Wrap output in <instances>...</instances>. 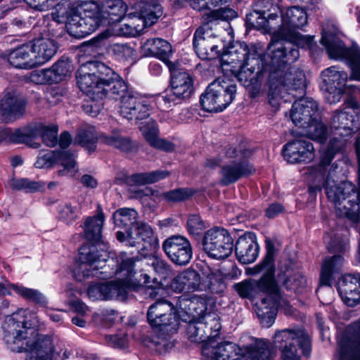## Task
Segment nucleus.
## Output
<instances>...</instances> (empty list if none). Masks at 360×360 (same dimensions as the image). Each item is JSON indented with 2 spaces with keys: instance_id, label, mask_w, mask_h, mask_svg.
Masks as SVG:
<instances>
[{
  "instance_id": "1",
  "label": "nucleus",
  "mask_w": 360,
  "mask_h": 360,
  "mask_svg": "<svg viewBox=\"0 0 360 360\" xmlns=\"http://www.w3.org/2000/svg\"><path fill=\"white\" fill-rule=\"evenodd\" d=\"M37 317L29 311L20 309L7 316L2 324L4 340L11 350L26 353V360H65L69 352L61 342H56L48 335H40L36 340L26 342L24 347L22 340L26 338L28 330L37 327Z\"/></svg>"
},
{
  "instance_id": "2",
  "label": "nucleus",
  "mask_w": 360,
  "mask_h": 360,
  "mask_svg": "<svg viewBox=\"0 0 360 360\" xmlns=\"http://www.w3.org/2000/svg\"><path fill=\"white\" fill-rule=\"evenodd\" d=\"M296 44L287 41L285 44L275 43L269 46L271 60L269 63L268 79L269 102L274 105L276 100L290 94V91H300L306 88L305 75L302 70L288 67V63L296 61L300 53Z\"/></svg>"
},
{
  "instance_id": "3",
  "label": "nucleus",
  "mask_w": 360,
  "mask_h": 360,
  "mask_svg": "<svg viewBox=\"0 0 360 360\" xmlns=\"http://www.w3.org/2000/svg\"><path fill=\"white\" fill-rule=\"evenodd\" d=\"M235 16L236 13L231 9L210 11L205 14L207 23L196 30L193 37V46L199 58L202 60H212L221 55L222 42L210 27L209 24L220 18Z\"/></svg>"
},
{
  "instance_id": "4",
  "label": "nucleus",
  "mask_w": 360,
  "mask_h": 360,
  "mask_svg": "<svg viewBox=\"0 0 360 360\" xmlns=\"http://www.w3.org/2000/svg\"><path fill=\"white\" fill-rule=\"evenodd\" d=\"M278 13L281 23L275 35L281 39L290 41L301 48L312 49L314 37L304 35L297 31L307 22L306 11L300 6H279Z\"/></svg>"
},
{
  "instance_id": "5",
  "label": "nucleus",
  "mask_w": 360,
  "mask_h": 360,
  "mask_svg": "<svg viewBox=\"0 0 360 360\" xmlns=\"http://www.w3.org/2000/svg\"><path fill=\"white\" fill-rule=\"evenodd\" d=\"M108 266L103 271L105 279L115 276L116 281L128 290L130 288H135L141 283V277L144 276V283L148 284L149 276L141 274L142 266L144 261L135 257L127 256L122 253L115 259L112 258L107 261Z\"/></svg>"
},
{
  "instance_id": "6",
  "label": "nucleus",
  "mask_w": 360,
  "mask_h": 360,
  "mask_svg": "<svg viewBox=\"0 0 360 360\" xmlns=\"http://www.w3.org/2000/svg\"><path fill=\"white\" fill-rule=\"evenodd\" d=\"M274 344L281 352V360H302L311 354V339L303 328H286L276 332Z\"/></svg>"
},
{
  "instance_id": "7",
  "label": "nucleus",
  "mask_w": 360,
  "mask_h": 360,
  "mask_svg": "<svg viewBox=\"0 0 360 360\" xmlns=\"http://www.w3.org/2000/svg\"><path fill=\"white\" fill-rule=\"evenodd\" d=\"M236 85L224 77H219L207 88L200 96V104L207 112H221L233 101Z\"/></svg>"
},
{
  "instance_id": "8",
  "label": "nucleus",
  "mask_w": 360,
  "mask_h": 360,
  "mask_svg": "<svg viewBox=\"0 0 360 360\" xmlns=\"http://www.w3.org/2000/svg\"><path fill=\"white\" fill-rule=\"evenodd\" d=\"M112 70L100 61H90L82 65L77 71L76 77L79 88L92 100H98L102 82L101 79L109 77Z\"/></svg>"
},
{
  "instance_id": "9",
  "label": "nucleus",
  "mask_w": 360,
  "mask_h": 360,
  "mask_svg": "<svg viewBox=\"0 0 360 360\" xmlns=\"http://www.w3.org/2000/svg\"><path fill=\"white\" fill-rule=\"evenodd\" d=\"M106 254L99 253L94 247H82L73 270L76 280L82 281L90 277L105 279L103 271L106 269Z\"/></svg>"
},
{
  "instance_id": "10",
  "label": "nucleus",
  "mask_w": 360,
  "mask_h": 360,
  "mask_svg": "<svg viewBox=\"0 0 360 360\" xmlns=\"http://www.w3.org/2000/svg\"><path fill=\"white\" fill-rule=\"evenodd\" d=\"M147 320L153 329L166 334H174L179 328L176 307L165 300L156 301L149 307Z\"/></svg>"
},
{
  "instance_id": "11",
  "label": "nucleus",
  "mask_w": 360,
  "mask_h": 360,
  "mask_svg": "<svg viewBox=\"0 0 360 360\" xmlns=\"http://www.w3.org/2000/svg\"><path fill=\"white\" fill-rule=\"evenodd\" d=\"M321 42L325 46L329 58L347 60L352 70L350 78L360 81V48L357 44H354L349 49H346L338 37L326 32L323 34Z\"/></svg>"
},
{
  "instance_id": "12",
  "label": "nucleus",
  "mask_w": 360,
  "mask_h": 360,
  "mask_svg": "<svg viewBox=\"0 0 360 360\" xmlns=\"http://www.w3.org/2000/svg\"><path fill=\"white\" fill-rule=\"evenodd\" d=\"M321 88L326 91L325 98L330 103L339 102L347 89L353 88L352 86L346 85L347 73L338 66H331L323 70L321 72ZM359 91V89L354 87V91Z\"/></svg>"
},
{
  "instance_id": "13",
  "label": "nucleus",
  "mask_w": 360,
  "mask_h": 360,
  "mask_svg": "<svg viewBox=\"0 0 360 360\" xmlns=\"http://www.w3.org/2000/svg\"><path fill=\"white\" fill-rule=\"evenodd\" d=\"M233 240L227 230L214 227L207 231L202 239L204 251L211 257L221 259L232 252Z\"/></svg>"
},
{
  "instance_id": "14",
  "label": "nucleus",
  "mask_w": 360,
  "mask_h": 360,
  "mask_svg": "<svg viewBox=\"0 0 360 360\" xmlns=\"http://www.w3.org/2000/svg\"><path fill=\"white\" fill-rule=\"evenodd\" d=\"M262 51L258 46L252 44L248 46L244 42H236L222 56V65L225 70L243 68L245 65H250L255 62L258 63L262 60Z\"/></svg>"
},
{
  "instance_id": "15",
  "label": "nucleus",
  "mask_w": 360,
  "mask_h": 360,
  "mask_svg": "<svg viewBox=\"0 0 360 360\" xmlns=\"http://www.w3.org/2000/svg\"><path fill=\"white\" fill-rule=\"evenodd\" d=\"M150 99L137 93L127 92L121 101L120 115L128 120H142L150 115Z\"/></svg>"
},
{
  "instance_id": "16",
  "label": "nucleus",
  "mask_w": 360,
  "mask_h": 360,
  "mask_svg": "<svg viewBox=\"0 0 360 360\" xmlns=\"http://www.w3.org/2000/svg\"><path fill=\"white\" fill-rule=\"evenodd\" d=\"M117 239L129 247H138L143 243L144 248L154 251L159 247V240L153 229L148 224L139 222L134 231H129L125 236L123 231H117Z\"/></svg>"
},
{
  "instance_id": "17",
  "label": "nucleus",
  "mask_w": 360,
  "mask_h": 360,
  "mask_svg": "<svg viewBox=\"0 0 360 360\" xmlns=\"http://www.w3.org/2000/svg\"><path fill=\"white\" fill-rule=\"evenodd\" d=\"M330 127L334 133L330 146L336 150H342L354 129H357V127H354L352 115L346 110L334 112Z\"/></svg>"
},
{
  "instance_id": "18",
  "label": "nucleus",
  "mask_w": 360,
  "mask_h": 360,
  "mask_svg": "<svg viewBox=\"0 0 360 360\" xmlns=\"http://www.w3.org/2000/svg\"><path fill=\"white\" fill-rule=\"evenodd\" d=\"M162 248L167 257L176 265L185 266L192 259V246L185 236H171L163 241Z\"/></svg>"
},
{
  "instance_id": "19",
  "label": "nucleus",
  "mask_w": 360,
  "mask_h": 360,
  "mask_svg": "<svg viewBox=\"0 0 360 360\" xmlns=\"http://www.w3.org/2000/svg\"><path fill=\"white\" fill-rule=\"evenodd\" d=\"M276 281L270 273H266L259 280L247 279L233 285V289L242 298L254 299L259 293L274 294L276 290Z\"/></svg>"
},
{
  "instance_id": "20",
  "label": "nucleus",
  "mask_w": 360,
  "mask_h": 360,
  "mask_svg": "<svg viewBox=\"0 0 360 360\" xmlns=\"http://www.w3.org/2000/svg\"><path fill=\"white\" fill-rule=\"evenodd\" d=\"M275 291L274 294H264L260 302L257 304L255 307V311L261 324L266 328H269L273 325L278 309L283 308V305L286 304L278 284H276V290Z\"/></svg>"
},
{
  "instance_id": "21",
  "label": "nucleus",
  "mask_w": 360,
  "mask_h": 360,
  "mask_svg": "<svg viewBox=\"0 0 360 360\" xmlns=\"http://www.w3.org/2000/svg\"><path fill=\"white\" fill-rule=\"evenodd\" d=\"M54 163L59 164L63 169L58 170L60 176H72L77 172L76 162L74 155L68 151H49L41 154L34 165L37 168L44 169L51 167Z\"/></svg>"
},
{
  "instance_id": "22",
  "label": "nucleus",
  "mask_w": 360,
  "mask_h": 360,
  "mask_svg": "<svg viewBox=\"0 0 360 360\" xmlns=\"http://www.w3.org/2000/svg\"><path fill=\"white\" fill-rule=\"evenodd\" d=\"M143 21L136 19L132 13H129L124 19V22H117L108 29L105 32L101 33L92 41L96 46L103 44V40L110 35L117 37H135L143 30Z\"/></svg>"
},
{
  "instance_id": "23",
  "label": "nucleus",
  "mask_w": 360,
  "mask_h": 360,
  "mask_svg": "<svg viewBox=\"0 0 360 360\" xmlns=\"http://www.w3.org/2000/svg\"><path fill=\"white\" fill-rule=\"evenodd\" d=\"M283 155L290 163H307L315 157L314 145L309 141L299 138L293 139L283 146Z\"/></svg>"
},
{
  "instance_id": "24",
  "label": "nucleus",
  "mask_w": 360,
  "mask_h": 360,
  "mask_svg": "<svg viewBox=\"0 0 360 360\" xmlns=\"http://www.w3.org/2000/svg\"><path fill=\"white\" fill-rule=\"evenodd\" d=\"M264 8L255 10L246 15V23L256 29H271L277 24L279 6L272 1L262 2Z\"/></svg>"
},
{
  "instance_id": "25",
  "label": "nucleus",
  "mask_w": 360,
  "mask_h": 360,
  "mask_svg": "<svg viewBox=\"0 0 360 360\" xmlns=\"http://www.w3.org/2000/svg\"><path fill=\"white\" fill-rule=\"evenodd\" d=\"M319 113L317 103L312 98H304L293 103L290 118L296 126L302 128L318 116Z\"/></svg>"
},
{
  "instance_id": "26",
  "label": "nucleus",
  "mask_w": 360,
  "mask_h": 360,
  "mask_svg": "<svg viewBox=\"0 0 360 360\" xmlns=\"http://www.w3.org/2000/svg\"><path fill=\"white\" fill-rule=\"evenodd\" d=\"M338 292L342 300L348 306H356L360 302V274H348L340 280Z\"/></svg>"
},
{
  "instance_id": "27",
  "label": "nucleus",
  "mask_w": 360,
  "mask_h": 360,
  "mask_svg": "<svg viewBox=\"0 0 360 360\" xmlns=\"http://www.w3.org/2000/svg\"><path fill=\"white\" fill-rule=\"evenodd\" d=\"M175 307L179 320L184 322L200 319L205 309L204 301L196 297L186 298L181 296Z\"/></svg>"
},
{
  "instance_id": "28",
  "label": "nucleus",
  "mask_w": 360,
  "mask_h": 360,
  "mask_svg": "<svg viewBox=\"0 0 360 360\" xmlns=\"http://www.w3.org/2000/svg\"><path fill=\"white\" fill-rule=\"evenodd\" d=\"M175 307L179 320L184 322L200 319L205 309L204 301L196 297L186 298L181 296Z\"/></svg>"
},
{
  "instance_id": "29",
  "label": "nucleus",
  "mask_w": 360,
  "mask_h": 360,
  "mask_svg": "<svg viewBox=\"0 0 360 360\" xmlns=\"http://www.w3.org/2000/svg\"><path fill=\"white\" fill-rule=\"evenodd\" d=\"M17 130L21 131V138L23 139L18 143H29L37 136H41L44 143L49 147L55 146L58 141V128L54 125L46 127L38 124L34 127L18 128Z\"/></svg>"
},
{
  "instance_id": "30",
  "label": "nucleus",
  "mask_w": 360,
  "mask_h": 360,
  "mask_svg": "<svg viewBox=\"0 0 360 360\" xmlns=\"http://www.w3.org/2000/svg\"><path fill=\"white\" fill-rule=\"evenodd\" d=\"M134 10L132 15L143 21L144 28L153 25L162 14L159 0H140L134 6Z\"/></svg>"
},
{
  "instance_id": "31",
  "label": "nucleus",
  "mask_w": 360,
  "mask_h": 360,
  "mask_svg": "<svg viewBox=\"0 0 360 360\" xmlns=\"http://www.w3.org/2000/svg\"><path fill=\"white\" fill-rule=\"evenodd\" d=\"M236 255L238 261L243 264L254 262L259 255V245L255 236L246 233L240 236L235 245Z\"/></svg>"
},
{
  "instance_id": "32",
  "label": "nucleus",
  "mask_w": 360,
  "mask_h": 360,
  "mask_svg": "<svg viewBox=\"0 0 360 360\" xmlns=\"http://www.w3.org/2000/svg\"><path fill=\"white\" fill-rule=\"evenodd\" d=\"M36 67L49 61L57 52V45L53 39L45 37L34 39L30 43Z\"/></svg>"
},
{
  "instance_id": "33",
  "label": "nucleus",
  "mask_w": 360,
  "mask_h": 360,
  "mask_svg": "<svg viewBox=\"0 0 360 360\" xmlns=\"http://www.w3.org/2000/svg\"><path fill=\"white\" fill-rule=\"evenodd\" d=\"M170 285L171 288L177 292L202 290L204 287L200 274L190 269L174 277Z\"/></svg>"
},
{
  "instance_id": "34",
  "label": "nucleus",
  "mask_w": 360,
  "mask_h": 360,
  "mask_svg": "<svg viewBox=\"0 0 360 360\" xmlns=\"http://www.w3.org/2000/svg\"><path fill=\"white\" fill-rule=\"evenodd\" d=\"M25 102L15 95L7 93L0 100V117L6 122H12L20 117L25 109Z\"/></svg>"
},
{
  "instance_id": "35",
  "label": "nucleus",
  "mask_w": 360,
  "mask_h": 360,
  "mask_svg": "<svg viewBox=\"0 0 360 360\" xmlns=\"http://www.w3.org/2000/svg\"><path fill=\"white\" fill-rule=\"evenodd\" d=\"M139 128L152 147L165 152H172L174 150V145L172 142L158 138V129L155 120H150L141 122Z\"/></svg>"
},
{
  "instance_id": "36",
  "label": "nucleus",
  "mask_w": 360,
  "mask_h": 360,
  "mask_svg": "<svg viewBox=\"0 0 360 360\" xmlns=\"http://www.w3.org/2000/svg\"><path fill=\"white\" fill-rule=\"evenodd\" d=\"M252 172L253 168L248 162H233L221 168L220 183L224 186L229 185L235 183L240 178L252 174Z\"/></svg>"
},
{
  "instance_id": "37",
  "label": "nucleus",
  "mask_w": 360,
  "mask_h": 360,
  "mask_svg": "<svg viewBox=\"0 0 360 360\" xmlns=\"http://www.w3.org/2000/svg\"><path fill=\"white\" fill-rule=\"evenodd\" d=\"M101 79L103 81L101 88V93L103 95L98 96V100L106 97L117 99L119 96L122 99L127 94V85L125 82L113 70L112 74L109 77H104Z\"/></svg>"
},
{
  "instance_id": "38",
  "label": "nucleus",
  "mask_w": 360,
  "mask_h": 360,
  "mask_svg": "<svg viewBox=\"0 0 360 360\" xmlns=\"http://www.w3.org/2000/svg\"><path fill=\"white\" fill-rule=\"evenodd\" d=\"M99 25L100 21L96 17H78L69 23L68 32L76 38H83L95 32Z\"/></svg>"
},
{
  "instance_id": "39",
  "label": "nucleus",
  "mask_w": 360,
  "mask_h": 360,
  "mask_svg": "<svg viewBox=\"0 0 360 360\" xmlns=\"http://www.w3.org/2000/svg\"><path fill=\"white\" fill-rule=\"evenodd\" d=\"M171 92L177 100L185 99L193 91V79L191 75L185 72H176L172 74Z\"/></svg>"
},
{
  "instance_id": "40",
  "label": "nucleus",
  "mask_w": 360,
  "mask_h": 360,
  "mask_svg": "<svg viewBox=\"0 0 360 360\" xmlns=\"http://www.w3.org/2000/svg\"><path fill=\"white\" fill-rule=\"evenodd\" d=\"M8 61L16 68L32 69L36 67L29 43L11 51L8 55Z\"/></svg>"
},
{
  "instance_id": "41",
  "label": "nucleus",
  "mask_w": 360,
  "mask_h": 360,
  "mask_svg": "<svg viewBox=\"0 0 360 360\" xmlns=\"http://www.w3.org/2000/svg\"><path fill=\"white\" fill-rule=\"evenodd\" d=\"M240 350V360H270L271 358L269 345L262 340H254Z\"/></svg>"
},
{
  "instance_id": "42",
  "label": "nucleus",
  "mask_w": 360,
  "mask_h": 360,
  "mask_svg": "<svg viewBox=\"0 0 360 360\" xmlns=\"http://www.w3.org/2000/svg\"><path fill=\"white\" fill-rule=\"evenodd\" d=\"M236 345L226 342L212 348L205 347L202 350L204 354H210L211 360H240V354L237 353Z\"/></svg>"
},
{
  "instance_id": "43",
  "label": "nucleus",
  "mask_w": 360,
  "mask_h": 360,
  "mask_svg": "<svg viewBox=\"0 0 360 360\" xmlns=\"http://www.w3.org/2000/svg\"><path fill=\"white\" fill-rule=\"evenodd\" d=\"M147 56H155L166 61L172 54V46L166 40L157 38L147 39L143 44Z\"/></svg>"
},
{
  "instance_id": "44",
  "label": "nucleus",
  "mask_w": 360,
  "mask_h": 360,
  "mask_svg": "<svg viewBox=\"0 0 360 360\" xmlns=\"http://www.w3.org/2000/svg\"><path fill=\"white\" fill-rule=\"evenodd\" d=\"M344 262V257L340 255L326 258L321 265L320 275L321 285H330L333 275L340 271Z\"/></svg>"
},
{
  "instance_id": "45",
  "label": "nucleus",
  "mask_w": 360,
  "mask_h": 360,
  "mask_svg": "<svg viewBox=\"0 0 360 360\" xmlns=\"http://www.w3.org/2000/svg\"><path fill=\"white\" fill-rule=\"evenodd\" d=\"M138 213L134 209L121 208L113 214L115 225L120 229H125V236L129 231H134L136 224L140 221H137Z\"/></svg>"
},
{
  "instance_id": "46",
  "label": "nucleus",
  "mask_w": 360,
  "mask_h": 360,
  "mask_svg": "<svg viewBox=\"0 0 360 360\" xmlns=\"http://www.w3.org/2000/svg\"><path fill=\"white\" fill-rule=\"evenodd\" d=\"M102 13L108 19V22L114 24L124 16L127 6L122 0H107L102 5Z\"/></svg>"
},
{
  "instance_id": "47",
  "label": "nucleus",
  "mask_w": 360,
  "mask_h": 360,
  "mask_svg": "<svg viewBox=\"0 0 360 360\" xmlns=\"http://www.w3.org/2000/svg\"><path fill=\"white\" fill-rule=\"evenodd\" d=\"M324 241L330 252L345 254L350 248L347 231L342 233L328 234L324 236Z\"/></svg>"
},
{
  "instance_id": "48",
  "label": "nucleus",
  "mask_w": 360,
  "mask_h": 360,
  "mask_svg": "<svg viewBox=\"0 0 360 360\" xmlns=\"http://www.w3.org/2000/svg\"><path fill=\"white\" fill-rule=\"evenodd\" d=\"M75 143L85 148L89 153L96 148L97 137L95 128L90 125H83L77 131Z\"/></svg>"
},
{
  "instance_id": "49",
  "label": "nucleus",
  "mask_w": 360,
  "mask_h": 360,
  "mask_svg": "<svg viewBox=\"0 0 360 360\" xmlns=\"http://www.w3.org/2000/svg\"><path fill=\"white\" fill-rule=\"evenodd\" d=\"M103 222L104 215L101 211L96 216L86 218L84 229L86 238L89 240L96 242L100 240Z\"/></svg>"
},
{
  "instance_id": "50",
  "label": "nucleus",
  "mask_w": 360,
  "mask_h": 360,
  "mask_svg": "<svg viewBox=\"0 0 360 360\" xmlns=\"http://www.w3.org/2000/svg\"><path fill=\"white\" fill-rule=\"evenodd\" d=\"M302 127L305 131V134L309 139L319 142H324L328 136V129L326 124L323 122L320 112L314 120Z\"/></svg>"
},
{
  "instance_id": "51",
  "label": "nucleus",
  "mask_w": 360,
  "mask_h": 360,
  "mask_svg": "<svg viewBox=\"0 0 360 360\" xmlns=\"http://www.w3.org/2000/svg\"><path fill=\"white\" fill-rule=\"evenodd\" d=\"M100 139L103 143L124 152L131 151L135 148L129 138L121 135L117 131H113L111 135L102 134Z\"/></svg>"
},
{
  "instance_id": "52",
  "label": "nucleus",
  "mask_w": 360,
  "mask_h": 360,
  "mask_svg": "<svg viewBox=\"0 0 360 360\" xmlns=\"http://www.w3.org/2000/svg\"><path fill=\"white\" fill-rule=\"evenodd\" d=\"M172 335L157 330L150 338L147 346L160 354H165L172 349L174 345V342L170 340Z\"/></svg>"
},
{
  "instance_id": "53",
  "label": "nucleus",
  "mask_w": 360,
  "mask_h": 360,
  "mask_svg": "<svg viewBox=\"0 0 360 360\" xmlns=\"http://www.w3.org/2000/svg\"><path fill=\"white\" fill-rule=\"evenodd\" d=\"M259 63L255 62L250 65H245L243 68L230 69L229 71L238 79V80L245 86H249L252 84L255 80V72L256 69H259Z\"/></svg>"
},
{
  "instance_id": "54",
  "label": "nucleus",
  "mask_w": 360,
  "mask_h": 360,
  "mask_svg": "<svg viewBox=\"0 0 360 360\" xmlns=\"http://www.w3.org/2000/svg\"><path fill=\"white\" fill-rule=\"evenodd\" d=\"M102 292L104 294L103 300L117 299L124 300L127 297V292L116 280L115 281L102 283Z\"/></svg>"
},
{
  "instance_id": "55",
  "label": "nucleus",
  "mask_w": 360,
  "mask_h": 360,
  "mask_svg": "<svg viewBox=\"0 0 360 360\" xmlns=\"http://www.w3.org/2000/svg\"><path fill=\"white\" fill-rule=\"evenodd\" d=\"M58 214L61 220L67 224H71L80 215L79 207L76 202H65L59 205Z\"/></svg>"
},
{
  "instance_id": "56",
  "label": "nucleus",
  "mask_w": 360,
  "mask_h": 360,
  "mask_svg": "<svg viewBox=\"0 0 360 360\" xmlns=\"http://www.w3.org/2000/svg\"><path fill=\"white\" fill-rule=\"evenodd\" d=\"M186 334L188 338L193 342H200L208 339L205 326L200 319L187 322Z\"/></svg>"
},
{
  "instance_id": "57",
  "label": "nucleus",
  "mask_w": 360,
  "mask_h": 360,
  "mask_svg": "<svg viewBox=\"0 0 360 360\" xmlns=\"http://www.w3.org/2000/svg\"><path fill=\"white\" fill-rule=\"evenodd\" d=\"M205 326L208 339L214 338L219 335L221 326L219 316L215 313H207L200 319Z\"/></svg>"
},
{
  "instance_id": "58",
  "label": "nucleus",
  "mask_w": 360,
  "mask_h": 360,
  "mask_svg": "<svg viewBox=\"0 0 360 360\" xmlns=\"http://www.w3.org/2000/svg\"><path fill=\"white\" fill-rule=\"evenodd\" d=\"M9 186L13 190H22L26 192H34L40 190L44 184L27 178H13L9 181Z\"/></svg>"
},
{
  "instance_id": "59",
  "label": "nucleus",
  "mask_w": 360,
  "mask_h": 360,
  "mask_svg": "<svg viewBox=\"0 0 360 360\" xmlns=\"http://www.w3.org/2000/svg\"><path fill=\"white\" fill-rule=\"evenodd\" d=\"M11 288L22 297L40 304L46 303V297L39 291L18 285H12Z\"/></svg>"
},
{
  "instance_id": "60",
  "label": "nucleus",
  "mask_w": 360,
  "mask_h": 360,
  "mask_svg": "<svg viewBox=\"0 0 360 360\" xmlns=\"http://www.w3.org/2000/svg\"><path fill=\"white\" fill-rule=\"evenodd\" d=\"M151 103L155 102L157 107L162 111H165L172 105L177 104V99L169 91L158 95L155 98H149Z\"/></svg>"
},
{
  "instance_id": "61",
  "label": "nucleus",
  "mask_w": 360,
  "mask_h": 360,
  "mask_svg": "<svg viewBox=\"0 0 360 360\" xmlns=\"http://www.w3.org/2000/svg\"><path fill=\"white\" fill-rule=\"evenodd\" d=\"M193 194L188 188H177L163 193L161 197L168 202H179L188 199Z\"/></svg>"
},
{
  "instance_id": "62",
  "label": "nucleus",
  "mask_w": 360,
  "mask_h": 360,
  "mask_svg": "<svg viewBox=\"0 0 360 360\" xmlns=\"http://www.w3.org/2000/svg\"><path fill=\"white\" fill-rule=\"evenodd\" d=\"M111 51L119 60H129L135 58V50L127 44H115L112 46Z\"/></svg>"
},
{
  "instance_id": "63",
  "label": "nucleus",
  "mask_w": 360,
  "mask_h": 360,
  "mask_svg": "<svg viewBox=\"0 0 360 360\" xmlns=\"http://www.w3.org/2000/svg\"><path fill=\"white\" fill-rule=\"evenodd\" d=\"M151 266L161 280H165L172 275L171 266L162 259L154 257Z\"/></svg>"
},
{
  "instance_id": "64",
  "label": "nucleus",
  "mask_w": 360,
  "mask_h": 360,
  "mask_svg": "<svg viewBox=\"0 0 360 360\" xmlns=\"http://www.w3.org/2000/svg\"><path fill=\"white\" fill-rule=\"evenodd\" d=\"M267 252L262 263L259 264L255 266L257 272L265 270L266 273L272 274L274 276V271L272 269L273 258L274 255V247L272 242L270 240L266 241Z\"/></svg>"
}]
</instances>
